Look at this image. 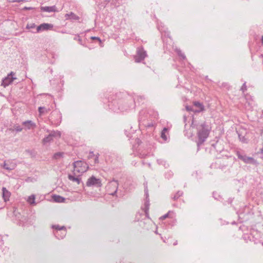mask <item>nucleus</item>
Listing matches in <instances>:
<instances>
[{
  "instance_id": "11",
  "label": "nucleus",
  "mask_w": 263,
  "mask_h": 263,
  "mask_svg": "<svg viewBox=\"0 0 263 263\" xmlns=\"http://www.w3.org/2000/svg\"><path fill=\"white\" fill-rule=\"evenodd\" d=\"M16 165V164L14 163L10 162L9 163H6V162L5 161L4 164L3 165V167L5 170L11 171L15 168Z\"/></svg>"
},
{
  "instance_id": "12",
  "label": "nucleus",
  "mask_w": 263,
  "mask_h": 263,
  "mask_svg": "<svg viewBox=\"0 0 263 263\" xmlns=\"http://www.w3.org/2000/svg\"><path fill=\"white\" fill-rule=\"evenodd\" d=\"M41 10L42 11L47 12H55L57 11L55 6L41 7Z\"/></svg>"
},
{
  "instance_id": "13",
  "label": "nucleus",
  "mask_w": 263,
  "mask_h": 263,
  "mask_svg": "<svg viewBox=\"0 0 263 263\" xmlns=\"http://www.w3.org/2000/svg\"><path fill=\"white\" fill-rule=\"evenodd\" d=\"M23 124L25 126L27 129H30L35 127V124L30 120H28L23 122Z\"/></svg>"
},
{
  "instance_id": "32",
  "label": "nucleus",
  "mask_w": 263,
  "mask_h": 263,
  "mask_svg": "<svg viewBox=\"0 0 263 263\" xmlns=\"http://www.w3.org/2000/svg\"><path fill=\"white\" fill-rule=\"evenodd\" d=\"M186 109L187 111H192L194 112V110H195L194 105L193 106H186Z\"/></svg>"
},
{
  "instance_id": "18",
  "label": "nucleus",
  "mask_w": 263,
  "mask_h": 263,
  "mask_svg": "<svg viewBox=\"0 0 263 263\" xmlns=\"http://www.w3.org/2000/svg\"><path fill=\"white\" fill-rule=\"evenodd\" d=\"M52 199L55 202L59 203L64 202L65 200V199L64 197L60 195H56L53 196Z\"/></svg>"
},
{
  "instance_id": "31",
  "label": "nucleus",
  "mask_w": 263,
  "mask_h": 263,
  "mask_svg": "<svg viewBox=\"0 0 263 263\" xmlns=\"http://www.w3.org/2000/svg\"><path fill=\"white\" fill-rule=\"evenodd\" d=\"M240 90L242 91V92H245V91L247 90V86H246V82H245L242 86H241Z\"/></svg>"
},
{
  "instance_id": "37",
  "label": "nucleus",
  "mask_w": 263,
  "mask_h": 263,
  "mask_svg": "<svg viewBox=\"0 0 263 263\" xmlns=\"http://www.w3.org/2000/svg\"><path fill=\"white\" fill-rule=\"evenodd\" d=\"M94 156V154H93V152H90L89 153V156H88V158H92V157H93Z\"/></svg>"
},
{
  "instance_id": "2",
  "label": "nucleus",
  "mask_w": 263,
  "mask_h": 263,
  "mask_svg": "<svg viewBox=\"0 0 263 263\" xmlns=\"http://www.w3.org/2000/svg\"><path fill=\"white\" fill-rule=\"evenodd\" d=\"M73 166L74 175H76V172L83 173L86 172L89 168L88 165L86 162L81 160L74 162Z\"/></svg>"
},
{
  "instance_id": "8",
  "label": "nucleus",
  "mask_w": 263,
  "mask_h": 263,
  "mask_svg": "<svg viewBox=\"0 0 263 263\" xmlns=\"http://www.w3.org/2000/svg\"><path fill=\"white\" fill-rule=\"evenodd\" d=\"M53 28V25L51 24L43 23L38 26L36 28V32L40 31L47 30Z\"/></svg>"
},
{
  "instance_id": "26",
  "label": "nucleus",
  "mask_w": 263,
  "mask_h": 263,
  "mask_svg": "<svg viewBox=\"0 0 263 263\" xmlns=\"http://www.w3.org/2000/svg\"><path fill=\"white\" fill-rule=\"evenodd\" d=\"M176 52L178 54V55L183 60H184L186 59V57L184 55V53H183L180 49H176Z\"/></svg>"
},
{
  "instance_id": "14",
  "label": "nucleus",
  "mask_w": 263,
  "mask_h": 263,
  "mask_svg": "<svg viewBox=\"0 0 263 263\" xmlns=\"http://www.w3.org/2000/svg\"><path fill=\"white\" fill-rule=\"evenodd\" d=\"M76 176V175H74V174L73 175L69 174L68 176V178L70 181H71L72 182H77V183L78 184H79L81 182V178L80 177H79L78 176L75 177Z\"/></svg>"
},
{
  "instance_id": "17",
  "label": "nucleus",
  "mask_w": 263,
  "mask_h": 263,
  "mask_svg": "<svg viewBox=\"0 0 263 263\" xmlns=\"http://www.w3.org/2000/svg\"><path fill=\"white\" fill-rule=\"evenodd\" d=\"M65 17L66 19L69 18L70 19L74 20H79L80 17L76 15L73 12H70V13H67L65 14Z\"/></svg>"
},
{
  "instance_id": "29",
  "label": "nucleus",
  "mask_w": 263,
  "mask_h": 263,
  "mask_svg": "<svg viewBox=\"0 0 263 263\" xmlns=\"http://www.w3.org/2000/svg\"><path fill=\"white\" fill-rule=\"evenodd\" d=\"M171 214H173V212L172 211H170L167 214L161 216L160 217V219L164 220V219H166V218L169 217Z\"/></svg>"
},
{
  "instance_id": "38",
  "label": "nucleus",
  "mask_w": 263,
  "mask_h": 263,
  "mask_svg": "<svg viewBox=\"0 0 263 263\" xmlns=\"http://www.w3.org/2000/svg\"><path fill=\"white\" fill-rule=\"evenodd\" d=\"M33 9V8L32 7H25L24 8V9H25V10H32Z\"/></svg>"
},
{
  "instance_id": "21",
  "label": "nucleus",
  "mask_w": 263,
  "mask_h": 263,
  "mask_svg": "<svg viewBox=\"0 0 263 263\" xmlns=\"http://www.w3.org/2000/svg\"><path fill=\"white\" fill-rule=\"evenodd\" d=\"M167 130L168 129L166 127H164L161 133V138L165 141H166L167 139V136L166 135V133L167 132Z\"/></svg>"
},
{
  "instance_id": "23",
  "label": "nucleus",
  "mask_w": 263,
  "mask_h": 263,
  "mask_svg": "<svg viewBox=\"0 0 263 263\" xmlns=\"http://www.w3.org/2000/svg\"><path fill=\"white\" fill-rule=\"evenodd\" d=\"M52 228L56 230V231L61 232V231L66 230V228L64 226L60 227L59 225H54L52 226Z\"/></svg>"
},
{
  "instance_id": "7",
  "label": "nucleus",
  "mask_w": 263,
  "mask_h": 263,
  "mask_svg": "<svg viewBox=\"0 0 263 263\" xmlns=\"http://www.w3.org/2000/svg\"><path fill=\"white\" fill-rule=\"evenodd\" d=\"M13 72H11L9 75H8L6 78L2 80L1 85L6 87L8 86L9 84L12 83L14 79H16L15 78H13L12 77V74Z\"/></svg>"
},
{
  "instance_id": "33",
  "label": "nucleus",
  "mask_w": 263,
  "mask_h": 263,
  "mask_svg": "<svg viewBox=\"0 0 263 263\" xmlns=\"http://www.w3.org/2000/svg\"><path fill=\"white\" fill-rule=\"evenodd\" d=\"M14 129L16 132H21L22 130V128L20 126H19V125H16V126H14Z\"/></svg>"
},
{
  "instance_id": "6",
  "label": "nucleus",
  "mask_w": 263,
  "mask_h": 263,
  "mask_svg": "<svg viewBox=\"0 0 263 263\" xmlns=\"http://www.w3.org/2000/svg\"><path fill=\"white\" fill-rule=\"evenodd\" d=\"M146 56V51L144 50V49L141 48L138 49L137 50V54L135 57V62H140L142 60L144 59L145 57Z\"/></svg>"
},
{
  "instance_id": "19",
  "label": "nucleus",
  "mask_w": 263,
  "mask_h": 263,
  "mask_svg": "<svg viewBox=\"0 0 263 263\" xmlns=\"http://www.w3.org/2000/svg\"><path fill=\"white\" fill-rule=\"evenodd\" d=\"M38 110L40 115L42 116V115L45 113H47L49 111V109H47L45 107H39L38 108Z\"/></svg>"
},
{
  "instance_id": "22",
  "label": "nucleus",
  "mask_w": 263,
  "mask_h": 263,
  "mask_svg": "<svg viewBox=\"0 0 263 263\" xmlns=\"http://www.w3.org/2000/svg\"><path fill=\"white\" fill-rule=\"evenodd\" d=\"M53 140V139L52 138V137L50 136V135H48L47 136L45 137L43 139V143L44 144H45L46 143H48V142H50V141H51L52 140Z\"/></svg>"
},
{
  "instance_id": "40",
  "label": "nucleus",
  "mask_w": 263,
  "mask_h": 263,
  "mask_svg": "<svg viewBox=\"0 0 263 263\" xmlns=\"http://www.w3.org/2000/svg\"><path fill=\"white\" fill-rule=\"evenodd\" d=\"M194 121L193 120V121H192V125H194Z\"/></svg>"
},
{
  "instance_id": "4",
  "label": "nucleus",
  "mask_w": 263,
  "mask_h": 263,
  "mask_svg": "<svg viewBox=\"0 0 263 263\" xmlns=\"http://www.w3.org/2000/svg\"><path fill=\"white\" fill-rule=\"evenodd\" d=\"M86 185L87 186H95L99 187H101L102 185V184L100 179H97L93 176H92L88 179L86 182Z\"/></svg>"
},
{
  "instance_id": "43",
  "label": "nucleus",
  "mask_w": 263,
  "mask_h": 263,
  "mask_svg": "<svg viewBox=\"0 0 263 263\" xmlns=\"http://www.w3.org/2000/svg\"><path fill=\"white\" fill-rule=\"evenodd\" d=\"M184 120L186 119V117L185 116L184 117Z\"/></svg>"
},
{
  "instance_id": "39",
  "label": "nucleus",
  "mask_w": 263,
  "mask_h": 263,
  "mask_svg": "<svg viewBox=\"0 0 263 263\" xmlns=\"http://www.w3.org/2000/svg\"><path fill=\"white\" fill-rule=\"evenodd\" d=\"M261 41L262 44L263 45V35L261 36Z\"/></svg>"
},
{
  "instance_id": "5",
  "label": "nucleus",
  "mask_w": 263,
  "mask_h": 263,
  "mask_svg": "<svg viewBox=\"0 0 263 263\" xmlns=\"http://www.w3.org/2000/svg\"><path fill=\"white\" fill-rule=\"evenodd\" d=\"M238 158L242 160L245 163L255 164L256 163V161L252 157H247L246 155H241L240 153L237 154Z\"/></svg>"
},
{
  "instance_id": "9",
  "label": "nucleus",
  "mask_w": 263,
  "mask_h": 263,
  "mask_svg": "<svg viewBox=\"0 0 263 263\" xmlns=\"http://www.w3.org/2000/svg\"><path fill=\"white\" fill-rule=\"evenodd\" d=\"M194 107L195 110H194V112H200L204 110V105L198 101H195L193 103Z\"/></svg>"
},
{
  "instance_id": "28",
  "label": "nucleus",
  "mask_w": 263,
  "mask_h": 263,
  "mask_svg": "<svg viewBox=\"0 0 263 263\" xmlns=\"http://www.w3.org/2000/svg\"><path fill=\"white\" fill-rule=\"evenodd\" d=\"M183 194V192H181V191H178V192L176 193V194L174 196V197H173V199L174 200H177V199L179 198V197L181 196Z\"/></svg>"
},
{
  "instance_id": "42",
  "label": "nucleus",
  "mask_w": 263,
  "mask_h": 263,
  "mask_svg": "<svg viewBox=\"0 0 263 263\" xmlns=\"http://www.w3.org/2000/svg\"><path fill=\"white\" fill-rule=\"evenodd\" d=\"M261 153H263V148L261 149Z\"/></svg>"
},
{
  "instance_id": "35",
  "label": "nucleus",
  "mask_w": 263,
  "mask_h": 263,
  "mask_svg": "<svg viewBox=\"0 0 263 263\" xmlns=\"http://www.w3.org/2000/svg\"><path fill=\"white\" fill-rule=\"evenodd\" d=\"M91 39L93 40H97L99 42H101L100 39L97 36H92Z\"/></svg>"
},
{
  "instance_id": "25",
  "label": "nucleus",
  "mask_w": 263,
  "mask_h": 263,
  "mask_svg": "<svg viewBox=\"0 0 263 263\" xmlns=\"http://www.w3.org/2000/svg\"><path fill=\"white\" fill-rule=\"evenodd\" d=\"M238 137L240 141L243 143H248V139L245 138V136H242L241 133H238Z\"/></svg>"
},
{
  "instance_id": "16",
  "label": "nucleus",
  "mask_w": 263,
  "mask_h": 263,
  "mask_svg": "<svg viewBox=\"0 0 263 263\" xmlns=\"http://www.w3.org/2000/svg\"><path fill=\"white\" fill-rule=\"evenodd\" d=\"M66 234V230L62 231L61 232L56 231L54 232L55 237L58 239L63 238Z\"/></svg>"
},
{
  "instance_id": "30",
  "label": "nucleus",
  "mask_w": 263,
  "mask_h": 263,
  "mask_svg": "<svg viewBox=\"0 0 263 263\" xmlns=\"http://www.w3.org/2000/svg\"><path fill=\"white\" fill-rule=\"evenodd\" d=\"M73 39L76 41H78L80 44H82V40L79 35H76Z\"/></svg>"
},
{
  "instance_id": "24",
  "label": "nucleus",
  "mask_w": 263,
  "mask_h": 263,
  "mask_svg": "<svg viewBox=\"0 0 263 263\" xmlns=\"http://www.w3.org/2000/svg\"><path fill=\"white\" fill-rule=\"evenodd\" d=\"M35 196L34 195H32L28 197L27 201L30 204H35Z\"/></svg>"
},
{
  "instance_id": "3",
  "label": "nucleus",
  "mask_w": 263,
  "mask_h": 263,
  "mask_svg": "<svg viewBox=\"0 0 263 263\" xmlns=\"http://www.w3.org/2000/svg\"><path fill=\"white\" fill-rule=\"evenodd\" d=\"M118 181L115 179H113L108 183L107 185L108 191L110 195L112 196L115 195L118 191Z\"/></svg>"
},
{
  "instance_id": "36",
  "label": "nucleus",
  "mask_w": 263,
  "mask_h": 263,
  "mask_svg": "<svg viewBox=\"0 0 263 263\" xmlns=\"http://www.w3.org/2000/svg\"><path fill=\"white\" fill-rule=\"evenodd\" d=\"M99 154L96 155V158L95 159V163H99Z\"/></svg>"
},
{
  "instance_id": "1",
  "label": "nucleus",
  "mask_w": 263,
  "mask_h": 263,
  "mask_svg": "<svg viewBox=\"0 0 263 263\" xmlns=\"http://www.w3.org/2000/svg\"><path fill=\"white\" fill-rule=\"evenodd\" d=\"M196 127L198 130V141L197 142V144L198 146H199L208 137L210 129L205 122L198 124L196 125Z\"/></svg>"
},
{
  "instance_id": "15",
  "label": "nucleus",
  "mask_w": 263,
  "mask_h": 263,
  "mask_svg": "<svg viewBox=\"0 0 263 263\" xmlns=\"http://www.w3.org/2000/svg\"><path fill=\"white\" fill-rule=\"evenodd\" d=\"M145 194L146 195V201H145V203H144V206H145V212L146 213H147V211L148 210V209H149V199L148 198V190L147 189H145Z\"/></svg>"
},
{
  "instance_id": "34",
  "label": "nucleus",
  "mask_w": 263,
  "mask_h": 263,
  "mask_svg": "<svg viewBox=\"0 0 263 263\" xmlns=\"http://www.w3.org/2000/svg\"><path fill=\"white\" fill-rule=\"evenodd\" d=\"M35 27V25L34 24H27L26 26L27 29H31V28H34Z\"/></svg>"
},
{
  "instance_id": "41",
  "label": "nucleus",
  "mask_w": 263,
  "mask_h": 263,
  "mask_svg": "<svg viewBox=\"0 0 263 263\" xmlns=\"http://www.w3.org/2000/svg\"><path fill=\"white\" fill-rule=\"evenodd\" d=\"M177 244V241L174 243V245H176Z\"/></svg>"
},
{
  "instance_id": "10",
  "label": "nucleus",
  "mask_w": 263,
  "mask_h": 263,
  "mask_svg": "<svg viewBox=\"0 0 263 263\" xmlns=\"http://www.w3.org/2000/svg\"><path fill=\"white\" fill-rule=\"evenodd\" d=\"M3 191V198L5 202L9 200V198L11 195V193L8 191L6 187H3L2 188Z\"/></svg>"
},
{
  "instance_id": "27",
  "label": "nucleus",
  "mask_w": 263,
  "mask_h": 263,
  "mask_svg": "<svg viewBox=\"0 0 263 263\" xmlns=\"http://www.w3.org/2000/svg\"><path fill=\"white\" fill-rule=\"evenodd\" d=\"M64 153L63 152H58L54 154L53 156V158L55 159H59L61 157H62L64 155Z\"/></svg>"
},
{
  "instance_id": "20",
  "label": "nucleus",
  "mask_w": 263,
  "mask_h": 263,
  "mask_svg": "<svg viewBox=\"0 0 263 263\" xmlns=\"http://www.w3.org/2000/svg\"><path fill=\"white\" fill-rule=\"evenodd\" d=\"M49 135L52 139L53 137L59 138L61 137V133L59 131H52Z\"/></svg>"
}]
</instances>
